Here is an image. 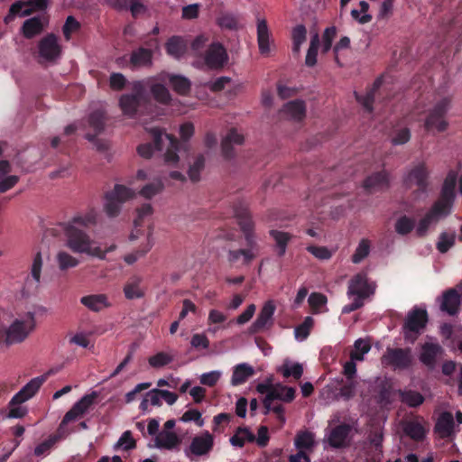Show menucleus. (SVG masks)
Segmentation results:
<instances>
[{"instance_id": "nucleus-53", "label": "nucleus", "mask_w": 462, "mask_h": 462, "mask_svg": "<svg viewBox=\"0 0 462 462\" xmlns=\"http://www.w3.org/2000/svg\"><path fill=\"white\" fill-rule=\"evenodd\" d=\"M313 326L314 319L310 316L306 317L303 322L295 328V337L299 340H305L310 334V330Z\"/></svg>"}, {"instance_id": "nucleus-4", "label": "nucleus", "mask_w": 462, "mask_h": 462, "mask_svg": "<svg viewBox=\"0 0 462 462\" xmlns=\"http://www.w3.org/2000/svg\"><path fill=\"white\" fill-rule=\"evenodd\" d=\"M194 134V125L190 122L182 124L180 127V135L182 140L180 143L179 140L172 134L163 132V136L166 141V151L164 152V161L168 164H175L179 161L178 152L181 150L187 151L188 141Z\"/></svg>"}, {"instance_id": "nucleus-31", "label": "nucleus", "mask_w": 462, "mask_h": 462, "mask_svg": "<svg viewBox=\"0 0 462 462\" xmlns=\"http://www.w3.org/2000/svg\"><path fill=\"white\" fill-rule=\"evenodd\" d=\"M256 391L262 394L266 393L263 402L264 414H268L271 411L272 402L276 400L277 397H280L278 388L273 386L271 383H260L256 386Z\"/></svg>"}, {"instance_id": "nucleus-58", "label": "nucleus", "mask_w": 462, "mask_h": 462, "mask_svg": "<svg viewBox=\"0 0 462 462\" xmlns=\"http://www.w3.org/2000/svg\"><path fill=\"white\" fill-rule=\"evenodd\" d=\"M370 252V243L367 239H362L356 247L354 254L352 255V262L354 263H361Z\"/></svg>"}, {"instance_id": "nucleus-33", "label": "nucleus", "mask_w": 462, "mask_h": 462, "mask_svg": "<svg viewBox=\"0 0 462 462\" xmlns=\"http://www.w3.org/2000/svg\"><path fill=\"white\" fill-rule=\"evenodd\" d=\"M282 112L294 121H301L306 116V106L302 100L290 101L284 105Z\"/></svg>"}, {"instance_id": "nucleus-48", "label": "nucleus", "mask_w": 462, "mask_h": 462, "mask_svg": "<svg viewBox=\"0 0 462 462\" xmlns=\"http://www.w3.org/2000/svg\"><path fill=\"white\" fill-rule=\"evenodd\" d=\"M415 227V219L406 215L401 216L394 224L395 232L401 236L409 235Z\"/></svg>"}, {"instance_id": "nucleus-20", "label": "nucleus", "mask_w": 462, "mask_h": 462, "mask_svg": "<svg viewBox=\"0 0 462 462\" xmlns=\"http://www.w3.org/2000/svg\"><path fill=\"white\" fill-rule=\"evenodd\" d=\"M43 266V260L41 252H37L32 258L30 266V273L25 279L23 290L31 291L37 290L41 283L42 271Z\"/></svg>"}, {"instance_id": "nucleus-19", "label": "nucleus", "mask_w": 462, "mask_h": 462, "mask_svg": "<svg viewBox=\"0 0 462 462\" xmlns=\"http://www.w3.org/2000/svg\"><path fill=\"white\" fill-rule=\"evenodd\" d=\"M150 134L152 138L153 143H145L138 145L137 147L138 154L145 159L151 158L154 150L162 151L166 143L165 138L163 136V132L161 129L152 128Z\"/></svg>"}, {"instance_id": "nucleus-40", "label": "nucleus", "mask_w": 462, "mask_h": 462, "mask_svg": "<svg viewBox=\"0 0 462 462\" xmlns=\"http://www.w3.org/2000/svg\"><path fill=\"white\" fill-rule=\"evenodd\" d=\"M398 395L402 402L412 408L421 405L425 401L421 393L413 390H399Z\"/></svg>"}, {"instance_id": "nucleus-21", "label": "nucleus", "mask_w": 462, "mask_h": 462, "mask_svg": "<svg viewBox=\"0 0 462 462\" xmlns=\"http://www.w3.org/2000/svg\"><path fill=\"white\" fill-rule=\"evenodd\" d=\"M443 348L439 343L425 342L421 346L420 361L430 370H433L437 364V358L442 355Z\"/></svg>"}, {"instance_id": "nucleus-13", "label": "nucleus", "mask_w": 462, "mask_h": 462, "mask_svg": "<svg viewBox=\"0 0 462 462\" xmlns=\"http://www.w3.org/2000/svg\"><path fill=\"white\" fill-rule=\"evenodd\" d=\"M51 374H53V371L50 370L46 374L30 380L17 393L13 396L10 401V404H22L32 398L47 380L48 376Z\"/></svg>"}, {"instance_id": "nucleus-10", "label": "nucleus", "mask_w": 462, "mask_h": 462, "mask_svg": "<svg viewBox=\"0 0 462 462\" xmlns=\"http://www.w3.org/2000/svg\"><path fill=\"white\" fill-rule=\"evenodd\" d=\"M412 362L411 348L388 347L382 356V364L392 366L393 369L404 370L411 366Z\"/></svg>"}, {"instance_id": "nucleus-60", "label": "nucleus", "mask_w": 462, "mask_h": 462, "mask_svg": "<svg viewBox=\"0 0 462 462\" xmlns=\"http://www.w3.org/2000/svg\"><path fill=\"white\" fill-rule=\"evenodd\" d=\"M162 189H163L162 183L160 180H158V181H154V182L146 184L144 187H143L140 193L145 199H151L154 195L158 194Z\"/></svg>"}, {"instance_id": "nucleus-43", "label": "nucleus", "mask_w": 462, "mask_h": 462, "mask_svg": "<svg viewBox=\"0 0 462 462\" xmlns=\"http://www.w3.org/2000/svg\"><path fill=\"white\" fill-rule=\"evenodd\" d=\"M405 435L415 441H421L426 435V430L421 423L416 420L407 421L403 426Z\"/></svg>"}, {"instance_id": "nucleus-39", "label": "nucleus", "mask_w": 462, "mask_h": 462, "mask_svg": "<svg viewBox=\"0 0 462 462\" xmlns=\"http://www.w3.org/2000/svg\"><path fill=\"white\" fill-rule=\"evenodd\" d=\"M80 302L92 311H100L108 306L107 298L104 294H93L84 296L80 299Z\"/></svg>"}, {"instance_id": "nucleus-8", "label": "nucleus", "mask_w": 462, "mask_h": 462, "mask_svg": "<svg viewBox=\"0 0 462 462\" xmlns=\"http://www.w3.org/2000/svg\"><path fill=\"white\" fill-rule=\"evenodd\" d=\"M428 313L426 310L414 308L411 310L402 326L404 338L414 342L428 323Z\"/></svg>"}, {"instance_id": "nucleus-5", "label": "nucleus", "mask_w": 462, "mask_h": 462, "mask_svg": "<svg viewBox=\"0 0 462 462\" xmlns=\"http://www.w3.org/2000/svg\"><path fill=\"white\" fill-rule=\"evenodd\" d=\"M452 98L445 97L439 99L430 107L424 121V128L428 132L443 133L448 128V122L446 118L450 107Z\"/></svg>"}, {"instance_id": "nucleus-3", "label": "nucleus", "mask_w": 462, "mask_h": 462, "mask_svg": "<svg viewBox=\"0 0 462 462\" xmlns=\"http://www.w3.org/2000/svg\"><path fill=\"white\" fill-rule=\"evenodd\" d=\"M35 328L34 313L27 312L16 319L8 329L0 330V341L7 345L23 342Z\"/></svg>"}, {"instance_id": "nucleus-16", "label": "nucleus", "mask_w": 462, "mask_h": 462, "mask_svg": "<svg viewBox=\"0 0 462 462\" xmlns=\"http://www.w3.org/2000/svg\"><path fill=\"white\" fill-rule=\"evenodd\" d=\"M458 173L455 170H450L442 184V188L440 190V196L439 199L436 201L443 206L445 208L450 211L452 204L454 202L456 194L455 189L457 186Z\"/></svg>"}, {"instance_id": "nucleus-6", "label": "nucleus", "mask_w": 462, "mask_h": 462, "mask_svg": "<svg viewBox=\"0 0 462 462\" xmlns=\"http://www.w3.org/2000/svg\"><path fill=\"white\" fill-rule=\"evenodd\" d=\"M430 171L425 162L414 165L403 178L406 189L415 188L417 195L427 193L430 187Z\"/></svg>"}, {"instance_id": "nucleus-24", "label": "nucleus", "mask_w": 462, "mask_h": 462, "mask_svg": "<svg viewBox=\"0 0 462 462\" xmlns=\"http://www.w3.org/2000/svg\"><path fill=\"white\" fill-rule=\"evenodd\" d=\"M213 436L208 431H205L192 439L189 450L196 456H203L208 454L213 448Z\"/></svg>"}, {"instance_id": "nucleus-55", "label": "nucleus", "mask_w": 462, "mask_h": 462, "mask_svg": "<svg viewBox=\"0 0 462 462\" xmlns=\"http://www.w3.org/2000/svg\"><path fill=\"white\" fill-rule=\"evenodd\" d=\"M205 167V158L202 154H199L193 164L189 166V177L193 182H197L200 180V172Z\"/></svg>"}, {"instance_id": "nucleus-7", "label": "nucleus", "mask_w": 462, "mask_h": 462, "mask_svg": "<svg viewBox=\"0 0 462 462\" xmlns=\"http://www.w3.org/2000/svg\"><path fill=\"white\" fill-rule=\"evenodd\" d=\"M134 195L131 189L121 184L115 185L114 189L106 194L105 212L110 217H116L121 211L122 204Z\"/></svg>"}, {"instance_id": "nucleus-57", "label": "nucleus", "mask_w": 462, "mask_h": 462, "mask_svg": "<svg viewBox=\"0 0 462 462\" xmlns=\"http://www.w3.org/2000/svg\"><path fill=\"white\" fill-rule=\"evenodd\" d=\"M455 238V234L441 233L437 243V249L442 254L447 253L454 245Z\"/></svg>"}, {"instance_id": "nucleus-18", "label": "nucleus", "mask_w": 462, "mask_h": 462, "mask_svg": "<svg viewBox=\"0 0 462 462\" xmlns=\"http://www.w3.org/2000/svg\"><path fill=\"white\" fill-rule=\"evenodd\" d=\"M138 82H143L144 90L150 89V92L154 100L162 105H168L171 101V95L166 86L157 81L154 77L146 78Z\"/></svg>"}, {"instance_id": "nucleus-46", "label": "nucleus", "mask_w": 462, "mask_h": 462, "mask_svg": "<svg viewBox=\"0 0 462 462\" xmlns=\"http://www.w3.org/2000/svg\"><path fill=\"white\" fill-rule=\"evenodd\" d=\"M88 122V125L94 130V134H101L106 125L105 112L100 109L93 111L89 114Z\"/></svg>"}, {"instance_id": "nucleus-2", "label": "nucleus", "mask_w": 462, "mask_h": 462, "mask_svg": "<svg viewBox=\"0 0 462 462\" xmlns=\"http://www.w3.org/2000/svg\"><path fill=\"white\" fill-rule=\"evenodd\" d=\"M132 93L122 95L119 105L123 113L134 117L139 112H143L152 106L150 95L144 90V85L138 80L132 83Z\"/></svg>"}, {"instance_id": "nucleus-38", "label": "nucleus", "mask_w": 462, "mask_h": 462, "mask_svg": "<svg viewBox=\"0 0 462 462\" xmlns=\"http://www.w3.org/2000/svg\"><path fill=\"white\" fill-rule=\"evenodd\" d=\"M21 30L26 39H32L43 31V23L39 16H34L25 20Z\"/></svg>"}, {"instance_id": "nucleus-62", "label": "nucleus", "mask_w": 462, "mask_h": 462, "mask_svg": "<svg viewBox=\"0 0 462 462\" xmlns=\"http://www.w3.org/2000/svg\"><path fill=\"white\" fill-rule=\"evenodd\" d=\"M80 28V23L71 15L68 16L62 27V32L66 40H69L71 33Z\"/></svg>"}, {"instance_id": "nucleus-37", "label": "nucleus", "mask_w": 462, "mask_h": 462, "mask_svg": "<svg viewBox=\"0 0 462 462\" xmlns=\"http://www.w3.org/2000/svg\"><path fill=\"white\" fill-rule=\"evenodd\" d=\"M254 370L251 365L245 363L239 364L234 367L231 384L234 386L243 384L249 377L254 375Z\"/></svg>"}, {"instance_id": "nucleus-22", "label": "nucleus", "mask_w": 462, "mask_h": 462, "mask_svg": "<svg viewBox=\"0 0 462 462\" xmlns=\"http://www.w3.org/2000/svg\"><path fill=\"white\" fill-rule=\"evenodd\" d=\"M275 311V306L273 301L265 302L262 308L257 319L252 323L249 328L250 334H257L263 331L268 323L272 322L273 316Z\"/></svg>"}, {"instance_id": "nucleus-36", "label": "nucleus", "mask_w": 462, "mask_h": 462, "mask_svg": "<svg viewBox=\"0 0 462 462\" xmlns=\"http://www.w3.org/2000/svg\"><path fill=\"white\" fill-rule=\"evenodd\" d=\"M454 419L450 412H443L435 426L436 431L442 439L449 438L453 433Z\"/></svg>"}, {"instance_id": "nucleus-47", "label": "nucleus", "mask_w": 462, "mask_h": 462, "mask_svg": "<svg viewBox=\"0 0 462 462\" xmlns=\"http://www.w3.org/2000/svg\"><path fill=\"white\" fill-rule=\"evenodd\" d=\"M217 24L226 30L237 31L241 28L239 18L232 13H223L217 18Z\"/></svg>"}, {"instance_id": "nucleus-26", "label": "nucleus", "mask_w": 462, "mask_h": 462, "mask_svg": "<svg viewBox=\"0 0 462 462\" xmlns=\"http://www.w3.org/2000/svg\"><path fill=\"white\" fill-rule=\"evenodd\" d=\"M143 278L134 275L128 279L124 286L125 297L127 300L142 299L145 295V290L142 286Z\"/></svg>"}, {"instance_id": "nucleus-49", "label": "nucleus", "mask_w": 462, "mask_h": 462, "mask_svg": "<svg viewBox=\"0 0 462 462\" xmlns=\"http://www.w3.org/2000/svg\"><path fill=\"white\" fill-rule=\"evenodd\" d=\"M28 5H29L28 2H25V1L20 0V1L14 2L10 6L9 13H8L7 16L5 17V21L7 22L8 20L13 19L16 15L28 16V15L32 14V13L33 12L32 9H31V8L24 9L23 8Z\"/></svg>"}, {"instance_id": "nucleus-63", "label": "nucleus", "mask_w": 462, "mask_h": 462, "mask_svg": "<svg viewBox=\"0 0 462 462\" xmlns=\"http://www.w3.org/2000/svg\"><path fill=\"white\" fill-rule=\"evenodd\" d=\"M180 420L184 422L194 421L199 427L204 424L201 413L196 409L186 411L181 416Z\"/></svg>"}, {"instance_id": "nucleus-17", "label": "nucleus", "mask_w": 462, "mask_h": 462, "mask_svg": "<svg viewBox=\"0 0 462 462\" xmlns=\"http://www.w3.org/2000/svg\"><path fill=\"white\" fill-rule=\"evenodd\" d=\"M352 427L346 423H341L331 429L328 435V443L334 448H345L349 446L351 440Z\"/></svg>"}, {"instance_id": "nucleus-41", "label": "nucleus", "mask_w": 462, "mask_h": 462, "mask_svg": "<svg viewBox=\"0 0 462 462\" xmlns=\"http://www.w3.org/2000/svg\"><path fill=\"white\" fill-rule=\"evenodd\" d=\"M152 227L149 226V231L147 234V242L144 245H142L139 249L132 254H128L125 256L124 260L128 264H133L135 263L140 257L145 255L152 247Z\"/></svg>"}, {"instance_id": "nucleus-51", "label": "nucleus", "mask_w": 462, "mask_h": 462, "mask_svg": "<svg viewBox=\"0 0 462 462\" xmlns=\"http://www.w3.org/2000/svg\"><path fill=\"white\" fill-rule=\"evenodd\" d=\"M279 371L282 374L284 378L293 377L295 380H299L303 374V366L300 363H294L290 365L288 363H284Z\"/></svg>"}, {"instance_id": "nucleus-14", "label": "nucleus", "mask_w": 462, "mask_h": 462, "mask_svg": "<svg viewBox=\"0 0 462 462\" xmlns=\"http://www.w3.org/2000/svg\"><path fill=\"white\" fill-rule=\"evenodd\" d=\"M450 211L441 206L439 203L434 202L425 216L420 218L416 227V235L419 237H424L430 225L437 223L440 217H446Z\"/></svg>"}, {"instance_id": "nucleus-29", "label": "nucleus", "mask_w": 462, "mask_h": 462, "mask_svg": "<svg viewBox=\"0 0 462 462\" xmlns=\"http://www.w3.org/2000/svg\"><path fill=\"white\" fill-rule=\"evenodd\" d=\"M155 447L158 448L173 449L180 444V439L173 431L162 430L155 437Z\"/></svg>"}, {"instance_id": "nucleus-27", "label": "nucleus", "mask_w": 462, "mask_h": 462, "mask_svg": "<svg viewBox=\"0 0 462 462\" xmlns=\"http://www.w3.org/2000/svg\"><path fill=\"white\" fill-rule=\"evenodd\" d=\"M244 136L240 134L236 129L232 128L222 140L221 150L222 154L226 159H232L235 156L233 144H242Z\"/></svg>"}, {"instance_id": "nucleus-9", "label": "nucleus", "mask_w": 462, "mask_h": 462, "mask_svg": "<svg viewBox=\"0 0 462 462\" xmlns=\"http://www.w3.org/2000/svg\"><path fill=\"white\" fill-rule=\"evenodd\" d=\"M99 397V393L92 391L90 393L85 394L65 413L61 420L60 427L69 424L82 418L95 404L96 400Z\"/></svg>"}, {"instance_id": "nucleus-12", "label": "nucleus", "mask_w": 462, "mask_h": 462, "mask_svg": "<svg viewBox=\"0 0 462 462\" xmlns=\"http://www.w3.org/2000/svg\"><path fill=\"white\" fill-rule=\"evenodd\" d=\"M39 56L46 61H56L61 55L62 49L58 37L54 33H48L38 43Z\"/></svg>"}, {"instance_id": "nucleus-44", "label": "nucleus", "mask_w": 462, "mask_h": 462, "mask_svg": "<svg viewBox=\"0 0 462 462\" xmlns=\"http://www.w3.org/2000/svg\"><path fill=\"white\" fill-rule=\"evenodd\" d=\"M235 214L237 218V224L244 234L254 231V225L247 208H236Z\"/></svg>"}, {"instance_id": "nucleus-56", "label": "nucleus", "mask_w": 462, "mask_h": 462, "mask_svg": "<svg viewBox=\"0 0 462 462\" xmlns=\"http://www.w3.org/2000/svg\"><path fill=\"white\" fill-rule=\"evenodd\" d=\"M241 257H243V263L247 264L254 258V254L249 249L230 250L228 252V261L230 263H236Z\"/></svg>"}, {"instance_id": "nucleus-34", "label": "nucleus", "mask_w": 462, "mask_h": 462, "mask_svg": "<svg viewBox=\"0 0 462 462\" xmlns=\"http://www.w3.org/2000/svg\"><path fill=\"white\" fill-rule=\"evenodd\" d=\"M383 83V79L378 78L373 84L371 89H369L365 95H360L355 92L356 99L358 103H360L365 109L371 113L373 111V104L374 101L375 92L380 88Z\"/></svg>"}, {"instance_id": "nucleus-25", "label": "nucleus", "mask_w": 462, "mask_h": 462, "mask_svg": "<svg viewBox=\"0 0 462 462\" xmlns=\"http://www.w3.org/2000/svg\"><path fill=\"white\" fill-rule=\"evenodd\" d=\"M389 185V174L385 171L373 173L364 180V188L368 192L387 189Z\"/></svg>"}, {"instance_id": "nucleus-61", "label": "nucleus", "mask_w": 462, "mask_h": 462, "mask_svg": "<svg viewBox=\"0 0 462 462\" xmlns=\"http://www.w3.org/2000/svg\"><path fill=\"white\" fill-rule=\"evenodd\" d=\"M171 358L164 352L157 353L148 359L149 365L154 368L162 367L171 363Z\"/></svg>"}, {"instance_id": "nucleus-30", "label": "nucleus", "mask_w": 462, "mask_h": 462, "mask_svg": "<svg viewBox=\"0 0 462 462\" xmlns=\"http://www.w3.org/2000/svg\"><path fill=\"white\" fill-rule=\"evenodd\" d=\"M270 32L267 22L264 19H258L257 21V42L259 51L263 55H267L270 52L269 46Z\"/></svg>"}, {"instance_id": "nucleus-23", "label": "nucleus", "mask_w": 462, "mask_h": 462, "mask_svg": "<svg viewBox=\"0 0 462 462\" xmlns=\"http://www.w3.org/2000/svg\"><path fill=\"white\" fill-rule=\"evenodd\" d=\"M152 50L139 47L134 50L130 54L129 68L133 70L140 68H149L152 65Z\"/></svg>"}, {"instance_id": "nucleus-35", "label": "nucleus", "mask_w": 462, "mask_h": 462, "mask_svg": "<svg viewBox=\"0 0 462 462\" xmlns=\"http://www.w3.org/2000/svg\"><path fill=\"white\" fill-rule=\"evenodd\" d=\"M165 49L169 55L180 59L187 51V42L180 36H172L167 41Z\"/></svg>"}, {"instance_id": "nucleus-1", "label": "nucleus", "mask_w": 462, "mask_h": 462, "mask_svg": "<svg viewBox=\"0 0 462 462\" xmlns=\"http://www.w3.org/2000/svg\"><path fill=\"white\" fill-rule=\"evenodd\" d=\"M97 223V213L94 209L83 215L74 217L68 224H63V230L68 238V246L75 253H85L99 259H105L106 253L116 248L111 245L105 251L100 247H92L93 240L82 229H89Z\"/></svg>"}, {"instance_id": "nucleus-42", "label": "nucleus", "mask_w": 462, "mask_h": 462, "mask_svg": "<svg viewBox=\"0 0 462 462\" xmlns=\"http://www.w3.org/2000/svg\"><path fill=\"white\" fill-rule=\"evenodd\" d=\"M167 78L173 90L180 95H187L191 87L189 79L180 75L167 74Z\"/></svg>"}, {"instance_id": "nucleus-15", "label": "nucleus", "mask_w": 462, "mask_h": 462, "mask_svg": "<svg viewBox=\"0 0 462 462\" xmlns=\"http://www.w3.org/2000/svg\"><path fill=\"white\" fill-rule=\"evenodd\" d=\"M204 62L209 69H222L228 60L226 49L220 42L211 43L204 53Z\"/></svg>"}, {"instance_id": "nucleus-64", "label": "nucleus", "mask_w": 462, "mask_h": 462, "mask_svg": "<svg viewBox=\"0 0 462 462\" xmlns=\"http://www.w3.org/2000/svg\"><path fill=\"white\" fill-rule=\"evenodd\" d=\"M116 446L118 447H124V450H131L135 448L136 443L132 436V432L130 430L125 431L119 440L117 441Z\"/></svg>"}, {"instance_id": "nucleus-54", "label": "nucleus", "mask_w": 462, "mask_h": 462, "mask_svg": "<svg viewBox=\"0 0 462 462\" xmlns=\"http://www.w3.org/2000/svg\"><path fill=\"white\" fill-rule=\"evenodd\" d=\"M295 446L300 450H310L314 446V435L310 431H303L297 434Z\"/></svg>"}, {"instance_id": "nucleus-52", "label": "nucleus", "mask_w": 462, "mask_h": 462, "mask_svg": "<svg viewBox=\"0 0 462 462\" xmlns=\"http://www.w3.org/2000/svg\"><path fill=\"white\" fill-rule=\"evenodd\" d=\"M319 37L315 34L311 37L310 47L307 51L305 64L308 67H313L317 63L318 50L319 47Z\"/></svg>"}, {"instance_id": "nucleus-11", "label": "nucleus", "mask_w": 462, "mask_h": 462, "mask_svg": "<svg viewBox=\"0 0 462 462\" xmlns=\"http://www.w3.org/2000/svg\"><path fill=\"white\" fill-rule=\"evenodd\" d=\"M375 287V283L370 282L365 273H360L349 281L347 295L365 300L374 293Z\"/></svg>"}, {"instance_id": "nucleus-50", "label": "nucleus", "mask_w": 462, "mask_h": 462, "mask_svg": "<svg viewBox=\"0 0 462 462\" xmlns=\"http://www.w3.org/2000/svg\"><path fill=\"white\" fill-rule=\"evenodd\" d=\"M56 261L60 271H67L68 269L74 268L79 263L77 258L64 251L58 253Z\"/></svg>"}, {"instance_id": "nucleus-28", "label": "nucleus", "mask_w": 462, "mask_h": 462, "mask_svg": "<svg viewBox=\"0 0 462 462\" xmlns=\"http://www.w3.org/2000/svg\"><path fill=\"white\" fill-rule=\"evenodd\" d=\"M460 305V296L456 289H449L442 295L441 310L453 316L457 313Z\"/></svg>"}, {"instance_id": "nucleus-59", "label": "nucleus", "mask_w": 462, "mask_h": 462, "mask_svg": "<svg viewBox=\"0 0 462 462\" xmlns=\"http://www.w3.org/2000/svg\"><path fill=\"white\" fill-rule=\"evenodd\" d=\"M411 131L407 127H403L394 131L392 137V143L393 145H402L408 143L411 139Z\"/></svg>"}, {"instance_id": "nucleus-45", "label": "nucleus", "mask_w": 462, "mask_h": 462, "mask_svg": "<svg viewBox=\"0 0 462 462\" xmlns=\"http://www.w3.org/2000/svg\"><path fill=\"white\" fill-rule=\"evenodd\" d=\"M255 436L247 428L239 427L236 433L230 438L233 446L242 448L246 442H254Z\"/></svg>"}, {"instance_id": "nucleus-32", "label": "nucleus", "mask_w": 462, "mask_h": 462, "mask_svg": "<svg viewBox=\"0 0 462 462\" xmlns=\"http://www.w3.org/2000/svg\"><path fill=\"white\" fill-rule=\"evenodd\" d=\"M269 234L275 242V251L277 255L279 257L284 256L287 250V245L291 240L292 236L288 232L276 229L270 230Z\"/></svg>"}]
</instances>
